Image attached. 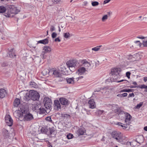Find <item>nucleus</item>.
Instances as JSON below:
<instances>
[{
  "label": "nucleus",
  "instance_id": "1",
  "mask_svg": "<svg viewBox=\"0 0 147 147\" xmlns=\"http://www.w3.org/2000/svg\"><path fill=\"white\" fill-rule=\"evenodd\" d=\"M79 64V66L76 73V74L79 75L84 74L86 71V69L91 65L90 63L88 62L86 59L80 60Z\"/></svg>",
  "mask_w": 147,
  "mask_h": 147
},
{
  "label": "nucleus",
  "instance_id": "2",
  "mask_svg": "<svg viewBox=\"0 0 147 147\" xmlns=\"http://www.w3.org/2000/svg\"><path fill=\"white\" fill-rule=\"evenodd\" d=\"M111 135L113 138L118 142H120L122 140V136L120 132L113 131L112 132Z\"/></svg>",
  "mask_w": 147,
  "mask_h": 147
},
{
  "label": "nucleus",
  "instance_id": "3",
  "mask_svg": "<svg viewBox=\"0 0 147 147\" xmlns=\"http://www.w3.org/2000/svg\"><path fill=\"white\" fill-rule=\"evenodd\" d=\"M30 98L33 100H38L40 97L39 93L36 91L34 90L30 91Z\"/></svg>",
  "mask_w": 147,
  "mask_h": 147
},
{
  "label": "nucleus",
  "instance_id": "4",
  "mask_svg": "<svg viewBox=\"0 0 147 147\" xmlns=\"http://www.w3.org/2000/svg\"><path fill=\"white\" fill-rule=\"evenodd\" d=\"M49 75L54 77H59L60 74L58 69L53 68L49 70Z\"/></svg>",
  "mask_w": 147,
  "mask_h": 147
},
{
  "label": "nucleus",
  "instance_id": "5",
  "mask_svg": "<svg viewBox=\"0 0 147 147\" xmlns=\"http://www.w3.org/2000/svg\"><path fill=\"white\" fill-rule=\"evenodd\" d=\"M44 103L45 108L49 109L51 107L52 101L50 98L48 97H45L44 99Z\"/></svg>",
  "mask_w": 147,
  "mask_h": 147
},
{
  "label": "nucleus",
  "instance_id": "6",
  "mask_svg": "<svg viewBox=\"0 0 147 147\" xmlns=\"http://www.w3.org/2000/svg\"><path fill=\"white\" fill-rule=\"evenodd\" d=\"M8 8L10 9L14 15L18 14L20 11V8L14 5H8Z\"/></svg>",
  "mask_w": 147,
  "mask_h": 147
},
{
  "label": "nucleus",
  "instance_id": "7",
  "mask_svg": "<svg viewBox=\"0 0 147 147\" xmlns=\"http://www.w3.org/2000/svg\"><path fill=\"white\" fill-rule=\"evenodd\" d=\"M131 119H125V124L122 123L120 122H118L116 123V125H120L123 129H126L127 127V125H129L131 123Z\"/></svg>",
  "mask_w": 147,
  "mask_h": 147
},
{
  "label": "nucleus",
  "instance_id": "8",
  "mask_svg": "<svg viewBox=\"0 0 147 147\" xmlns=\"http://www.w3.org/2000/svg\"><path fill=\"white\" fill-rule=\"evenodd\" d=\"M77 63V61L76 60H73L68 61L66 64L69 67L70 70L71 71L70 68L74 67L76 65Z\"/></svg>",
  "mask_w": 147,
  "mask_h": 147
},
{
  "label": "nucleus",
  "instance_id": "9",
  "mask_svg": "<svg viewBox=\"0 0 147 147\" xmlns=\"http://www.w3.org/2000/svg\"><path fill=\"white\" fill-rule=\"evenodd\" d=\"M5 121L7 125L10 126H12L13 123V119L9 115H7L5 116Z\"/></svg>",
  "mask_w": 147,
  "mask_h": 147
},
{
  "label": "nucleus",
  "instance_id": "10",
  "mask_svg": "<svg viewBox=\"0 0 147 147\" xmlns=\"http://www.w3.org/2000/svg\"><path fill=\"white\" fill-rule=\"evenodd\" d=\"M33 119V117L32 114L27 113L24 115L22 120L25 121H30Z\"/></svg>",
  "mask_w": 147,
  "mask_h": 147
},
{
  "label": "nucleus",
  "instance_id": "11",
  "mask_svg": "<svg viewBox=\"0 0 147 147\" xmlns=\"http://www.w3.org/2000/svg\"><path fill=\"white\" fill-rule=\"evenodd\" d=\"M4 15L7 18H12L14 16V15L12 13L10 9L9 8L8 9H6L4 13Z\"/></svg>",
  "mask_w": 147,
  "mask_h": 147
},
{
  "label": "nucleus",
  "instance_id": "12",
  "mask_svg": "<svg viewBox=\"0 0 147 147\" xmlns=\"http://www.w3.org/2000/svg\"><path fill=\"white\" fill-rule=\"evenodd\" d=\"M118 114H123V113L125 115V119H131V115L128 113H125L123 111H120V110L119 109H117L116 111H115Z\"/></svg>",
  "mask_w": 147,
  "mask_h": 147
},
{
  "label": "nucleus",
  "instance_id": "13",
  "mask_svg": "<svg viewBox=\"0 0 147 147\" xmlns=\"http://www.w3.org/2000/svg\"><path fill=\"white\" fill-rule=\"evenodd\" d=\"M19 109L22 114H24L28 113L29 111V109L24 105H20Z\"/></svg>",
  "mask_w": 147,
  "mask_h": 147
},
{
  "label": "nucleus",
  "instance_id": "14",
  "mask_svg": "<svg viewBox=\"0 0 147 147\" xmlns=\"http://www.w3.org/2000/svg\"><path fill=\"white\" fill-rule=\"evenodd\" d=\"M59 101L62 105H66L68 104V100L65 98L63 97L60 98L59 99Z\"/></svg>",
  "mask_w": 147,
  "mask_h": 147
},
{
  "label": "nucleus",
  "instance_id": "15",
  "mask_svg": "<svg viewBox=\"0 0 147 147\" xmlns=\"http://www.w3.org/2000/svg\"><path fill=\"white\" fill-rule=\"evenodd\" d=\"M54 103V108L55 109L58 110L61 109V105L59 100H55Z\"/></svg>",
  "mask_w": 147,
  "mask_h": 147
},
{
  "label": "nucleus",
  "instance_id": "16",
  "mask_svg": "<svg viewBox=\"0 0 147 147\" xmlns=\"http://www.w3.org/2000/svg\"><path fill=\"white\" fill-rule=\"evenodd\" d=\"M121 71V69L120 68H115L111 69V73L112 75L119 74V72Z\"/></svg>",
  "mask_w": 147,
  "mask_h": 147
},
{
  "label": "nucleus",
  "instance_id": "17",
  "mask_svg": "<svg viewBox=\"0 0 147 147\" xmlns=\"http://www.w3.org/2000/svg\"><path fill=\"white\" fill-rule=\"evenodd\" d=\"M121 77L119 74L113 75V77L111 78V80L113 82H117L118 80Z\"/></svg>",
  "mask_w": 147,
  "mask_h": 147
},
{
  "label": "nucleus",
  "instance_id": "18",
  "mask_svg": "<svg viewBox=\"0 0 147 147\" xmlns=\"http://www.w3.org/2000/svg\"><path fill=\"white\" fill-rule=\"evenodd\" d=\"M137 38L142 39V44L144 47H147V38L144 36H140L137 37Z\"/></svg>",
  "mask_w": 147,
  "mask_h": 147
},
{
  "label": "nucleus",
  "instance_id": "19",
  "mask_svg": "<svg viewBox=\"0 0 147 147\" xmlns=\"http://www.w3.org/2000/svg\"><path fill=\"white\" fill-rule=\"evenodd\" d=\"M7 56L11 58H13L16 56L15 53V51L13 49H11L8 52Z\"/></svg>",
  "mask_w": 147,
  "mask_h": 147
},
{
  "label": "nucleus",
  "instance_id": "20",
  "mask_svg": "<svg viewBox=\"0 0 147 147\" xmlns=\"http://www.w3.org/2000/svg\"><path fill=\"white\" fill-rule=\"evenodd\" d=\"M89 107L90 108L93 109L96 107L95 103L93 99H90L88 101Z\"/></svg>",
  "mask_w": 147,
  "mask_h": 147
},
{
  "label": "nucleus",
  "instance_id": "21",
  "mask_svg": "<svg viewBox=\"0 0 147 147\" xmlns=\"http://www.w3.org/2000/svg\"><path fill=\"white\" fill-rule=\"evenodd\" d=\"M40 107V105L39 104L35 103L32 104V109L34 110H38Z\"/></svg>",
  "mask_w": 147,
  "mask_h": 147
},
{
  "label": "nucleus",
  "instance_id": "22",
  "mask_svg": "<svg viewBox=\"0 0 147 147\" xmlns=\"http://www.w3.org/2000/svg\"><path fill=\"white\" fill-rule=\"evenodd\" d=\"M7 92L6 90L3 89H0V98H3L7 94Z\"/></svg>",
  "mask_w": 147,
  "mask_h": 147
},
{
  "label": "nucleus",
  "instance_id": "23",
  "mask_svg": "<svg viewBox=\"0 0 147 147\" xmlns=\"http://www.w3.org/2000/svg\"><path fill=\"white\" fill-rule=\"evenodd\" d=\"M85 130L84 128H81L79 129L77 131L76 133L78 136L82 135L85 133Z\"/></svg>",
  "mask_w": 147,
  "mask_h": 147
},
{
  "label": "nucleus",
  "instance_id": "24",
  "mask_svg": "<svg viewBox=\"0 0 147 147\" xmlns=\"http://www.w3.org/2000/svg\"><path fill=\"white\" fill-rule=\"evenodd\" d=\"M43 52L45 53L50 52L51 51V48L49 46H45L43 49Z\"/></svg>",
  "mask_w": 147,
  "mask_h": 147
},
{
  "label": "nucleus",
  "instance_id": "25",
  "mask_svg": "<svg viewBox=\"0 0 147 147\" xmlns=\"http://www.w3.org/2000/svg\"><path fill=\"white\" fill-rule=\"evenodd\" d=\"M20 111L19 109L18 111H16L14 113V115L16 117H19L20 120L21 119V114Z\"/></svg>",
  "mask_w": 147,
  "mask_h": 147
},
{
  "label": "nucleus",
  "instance_id": "26",
  "mask_svg": "<svg viewBox=\"0 0 147 147\" xmlns=\"http://www.w3.org/2000/svg\"><path fill=\"white\" fill-rule=\"evenodd\" d=\"M20 103V100L18 98H16L13 102V106L16 107H17Z\"/></svg>",
  "mask_w": 147,
  "mask_h": 147
},
{
  "label": "nucleus",
  "instance_id": "27",
  "mask_svg": "<svg viewBox=\"0 0 147 147\" xmlns=\"http://www.w3.org/2000/svg\"><path fill=\"white\" fill-rule=\"evenodd\" d=\"M144 141V137L142 136H138L136 139L137 142L139 143H142Z\"/></svg>",
  "mask_w": 147,
  "mask_h": 147
},
{
  "label": "nucleus",
  "instance_id": "28",
  "mask_svg": "<svg viewBox=\"0 0 147 147\" xmlns=\"http://www.w3.org/2000/svg\"><path fill=\"white\" fill-rule=\"evenodd\" d=\"M74 78H67L66 80L68 83L69 84H74Z\"/></svg>",
  "mask_w": 147,
  "mask_h": 147
},
{
  "label": "nucleus",
  "instance_id": "29",
  "mask_svg": "<svg viewBox=\"0 0 147 147\" xmlns=\"http://www.w3.org/2000/svg\"><path fill=\"white\" fill-rule=\"evenodd\" d=\"M134 59H135V61L139 60L141 58L140 53H136L134 55Z\"/></svg>",
  "mask_w": 147,
  "mask_h": 147
},
{
  "label": "nucleus",
  "instance_id": "30",
  "mask_svg": "<svg viewBox=\"0 0 147 147\" xmlns=\"http://www.w3.org/2000/svg\"><path fill=\"white\" fill-rule=\"evenodd\" d=\"M30 98V91L29 92L26 93L25 95L24 96V98L26 100H28Z\"/></svg>",
  "mask_w": 147,
  "mask_h": 147
},
{
  "label": "nucleus",
  "instance_id": "31",
  "mask_svg": "<svg viewBox=\"0 0 147 147\" xmlns=\"http://www.w3.org/2000/svg\"><path fill=\"white\" fill-rule=\"evenodd\" d=\"M30 85L31 87L35 88H37L38 87L37 84L34 82H30Z\"/></svg>",
  "mask_w": 147,
  "mask_h": 147
},
{
  "label": "nucleus",
  "instance_id": "32",
  "mask_svg": "<svg viewBox=\"0 0 147 147\" xmlns=\"http://www.w3.org/2000/svg\"><path fill=\"white\" fill-rule=\"evenodd\" d=\"M128 59L129 61H135V59H134V55H129L128 56Z\"/></svg>",
  "mask_w": 147,
  "mask_h": 147
},
{
  "label": "nucleus",
  "instance_id": "33",
  "mask_svg": "<svg viewBox=\"0 0 147 147\" xmlns=\"http://www.w3.org/2000/svg\"><path fill=\"white\" fill-rule=\"evenodd\" d=\"M39 113L40 114H43L45 113L46 111L45 109L43 108L40 107L39 109Z\"/></svg>",
  "mask_w": 147,
  "mask_h": 147
},
{
  "label": "nucleus",
  "instance_id": "34",
  "mask_svg": "<svg viewBox=\"0 0 147 147\" xmlns=\"http://www.w3.org/2000/svg\"><path fill=\"white\" fill-rule=\"evenodd\" d=\"M102 47V45L97 46L95 47L92 48V50L96 52L98 51L100 49V48Z\"/></svg>",
  "mask_w": 147,
  "mask_h": 147
},
{
  "label": "nucleus",
  "instance_id": "35",
  "mask_svg": "<svg viewBox=\"0 0 147 147\" xmlns=\"http://www.w3.org/2000/svg\"><path fill=\"white\" fill-rule=\"evenodd\" d=\"M6 9L5 7L3 6H0V13H4Z\"/></svg>",
  "mask_w": 147,
  "mask_h": 147
},
{
  "label": "nucleus",
  "instance_id": "36",
  "mask_svg": "<svg viewBox=\"0 0 147 147\" xmlns=\"http://www.w3.org/2000/svg\"><path fill=\"white\" fill-rule=\"evenodd\" d=\"M99 4V3L97 1H92L91 3L93 7L98 6Z\"/></svg>",
  "mask_w": 147,
  "mask_h": 147
},
{
  "label": "nucleus",
  "instance_id": "37",
  "mask_svg": "<svg viewBox=\"0 0 147 147\" xmlns=\"http://www.w3.org/2000/svg\"><path fill=\"white\" fill-rule=\"evenodd\" d=\"M49 70L48 69H45L42 71V73L44 75H45L48 74H49Z\"/></svg>",
  "mask_w": 147,
  "mask_h": 147
},
{
  "label": "nucleus",
  "instance_id": "38",
  "mask_svg": "<svg viewBox=\"0 0 147 147\" xmlns=\"http://www.w3.org/2000/svg\"><path fill=\"white\" fill-rule=\"evenodd\" d=\"M108 17V15H106L103 16L102 19V22L105 21L107 20V19Z\"/></svg>",
  "mask_w": 147,
  "mask_h": 147
},
{
  "label": "nucleus",
  "instance_id": "39",
  "mask_svg": "<svg viewBox=\"0 0 147 147\" xmlns=\"http://www.w3.org/2000/svg\"><path fill=\"white\" fill-rule=\"evenodd\" d=\"M104 112L103 110H98L96 111V114L98 115H101Z\"/></svg>",
  "mask_w": 147,
  "mask_h": 147
},
{
  "label": "nucleus",
  "instance_id": "40",
  "mask_svg": "<svg viewBox=\"0 0 147 147\" xmlns=\"http://www.w3.org/2000/svg\"><path fill=\"white\" fill-rule=\"evenodd\" d=\"M42 44L45 45L48 43L49 40L48 39L46 38L43 40H42Z\"/></svg>",
  "mask_w": 147,
  "mask_h": 147
},
{
  "label": "nucleus",
  "instance_id": "41",
  "mask_svg": "<svg viewBox=\"0 0 147 147\" xmlns=\"http://www.w3.org/2000/svg\"><path fill=\"white\" fill-rule=\"evenodd\" d=\"M143 102H140L139 104H138L136 106V107L137 109H139L143 105Z\"/></svg>",
  "mask_w": 147,
  "mask_h": 147
},
{
  "label": "nucleus",
  "instance_id": "42",
  "mask_svg": "<svg viewBox=\"0 0 147 147\" xmlns=\"http://www.w3.org/2000/svg\"><path fill=\"white\" fill-rule=\"evenodd\" d=\"M70 36V34L69 33H65L64 34V36L65 38H68Z\"/></svg>",
  "mask_w": 147,
  "mask_h": 147
},
{
  "label": "nucleus",
  "instance_id": "43",
  "mask_svg": "<svg viewBox=\"0 0 147 147\" xmlns=\"http://www.w3.org/2000/svg\"><path fill=\"white\" fill-rule=\"evenodd\" d=\"M139 88H145L147 89V86H146L144 84H143L141 86H139Z\"/></svg>",
  "mask_w": 147,
  "mask_h": 147
},
{
  "label": "nucleus",
  "instance_id": "44",
  "mask_svg": "<svg viewBox=\"0 0 147 147\" xmlns=\"http://www.w3.org/2000/svg\"><path fill=\"white\" fill-rule=\"evenodd\" d=\"M61 0H52V2L55 4L58 3L61 1Z\"/></svg>",
  "mask_w": 147,
  "mask_h": 147
},
{
  "label": "nucleus",
  "instance_id": "45",
  "mask_svg": "<svg viewBox=\"0 0 147 147\" xmlns=\"http://www.w3.org/2000/svg\"><path fill=\"white\" fill-rule=\"evenodd\" d=\"M73 135L70 134H68L67 136V138L68 139H71L73 138Z\"/></svg>",
  "mask_w": 147,
  "mask_h": 147
},
{
  "label": "nucleus",
  "instance_id": "46",
  "mask_svg": "<svg viewBox=\"0 0 147 147\" xmlns=\"http://www.w3.org/2000/svg\"><path fill=\"white\" fill-rule=\"evenodd\" d=\"M57 34L55 32H53L52 33L51 35V36L53 38H55L57 36Z\"/></svg>",
  "mask_w": 147,
  "mask_h": 147
},
{
  "label": "nucleus",
  "instance_id": "47",
  "mask_svg": "<svg viewBox=\"0 0 147 147\" xmlns=\"http://www.w3.org/2000/svg\"><path fill=\"white\" fill-rule=\"evenodd\" d=\"M45 120L49 122H52V121L50 117H47L45 118Z\"/></svg>",
  "mask_w": 147,
  "mask_h": 147
},
{
  "label": "nucleus",
  "instance_id": "48",
  "mask_svg": "<svg viewBox=\"0 0 147 147\" xmlns=\"http://www.w3.org/2000/svg\"><path fill=\"white\" fill-rule=\"evenodd\" d=\"M124 82V83L127 84L128 81L126 80H118V81H117V82L119 83L122 82Z\"/></svg>",
  "mask_w": 147,
  "mask_h": 147
},
{
  "label": "nucleus",
  "instance_id": "49",
  "mask_svg": "<svg viewBox=\"0 0 147 147\" xmlns=\"http://www.w3.org/2000/svg\"><path fill=\"white\" fill-rule=\"evenodd\" d=\"M126 76L128 78H130V76L131 74L130 72H129V71L127 72L126 73Z\"/></svg>",
  "mask_w": 147,
  "mask_h": 147
},
{
  "label": "nucleus",
  "instance_id": "50",
  "mask_svg": "<svg viewBox=\"0 0 147 147\" xmlns=\"http://www.w3.org/2000/svg\"><path fill=\"white\" fill-rule=\"evenodd\" d=\"M55 28L54 26H52L50 28V31L51 32H53L55 30Z\"/></svg>",
  "mask_w": 147,
  "mask_h": 147
},
{
  "label": "nucleus",
  "instance_id": "51",
  "mask_svg": "<svg viewBox=\"0 0 147 147\" xmlns=\"http://www.w3.org/2000/svg\"><path fill=\"white\" fill-rule=\"evenodd\" d=\"M108 88L106 87H105L103 88H102V89L103 91H104V92H102V93H104V92H105L107 91V90Z\"/></svg>",
  "mask_w": 147,
  "mask_h": 147
},
{
  "label": "nucleus",
  "instance_id": "52",
  "mask_svg": "<svg viewBox=\"0 0 147 147\" xmlns=\"http://www.w3.org/2000/svg\"><path fill=\"white\" fill-rule=\"evenodd\" d=\"M134 94L133 93H131L129 94V95L128 97H134Z\"/></svg>",
  "mask_w": 147,
  "mask_h": 147
},
{
  "label": "nucleus",
  "instance_id": "53",
  "mask_svg": "<svg viewBox=\"0 0 147 147\" xmlns=\"http://www.w3.org/2000/svg\"><path fill=\"white\" fill-rule=\"evenodd\" d=\"M133 90L129 89H126V92H132L133 91Z\"/></svg>",
  "mask_w": 147,
  "mask_h": 147
},
{
  "label": "nucleus",
  "instance_id": "54",
  "mask_svg": "<svg viewBox=\"0 0 147 147\" xmlns=\"http://www.w3.org/2000/svg\"><path fill=\"white\" fill-rule=\"evenodd\" d=\"M116 106V105H109V107L112 108V109H113V107H114Z\"/></svg>",
  "mask_w": 147,
  "mask_h": 147
},
{
  "label": "nucleus",
  "instance_id": "55",
  "mask_svg": "<svg viewBox=\"0 0 147 147\" xmlns=\"http://www.w3.org/2000/svg\"><path fill=\"white\" fill-rule=\"evenodd\" d=\"M135 43H138L139 45L140 46L141 45V43L139 41H134Z\"/></svg>",
  "mask_w": 147,
  "mask_h": 147
},
{
  "label": "nucleus",
  "instance_id": "56",
  "mask_svg": "<svg viewBox=\"0 0 147 147\" xmlns=\"http://www.w3.org/2000/svg\"><path fill=\"white\" fill-rule=\"evenodd\" d=\"M121 95L122 96V97H126V96L127 95V93H124L122 94H121Z\"/></svg>",
  "mask_w": 147,
  "mask_h": 147
},
{
  "label": "nucleus",
  "instance_id": "57",
  "mask_svg": "<svg viewBox=\"0 0 147 147\" xmlns=\"http://www.w3.org/2000/svg\"><path fill=\"white\" fill-rule=\"evenodd\" d=\"M111 1V0H105L104 1V4H106L107 3H109L110 1Z\"/></svg>",
  "mask_w": 147,
  "mask_h": 147
},
{
  "label": "nucleus",
  "instance_id": "58",
  "mask_svg": "<svg viewBox=\"0 0 147 147\" xmlns=\"http://www.w3.org/2000/svg\"><path fill=\"white\" fill-rule=\"evenodd\" d=\"M55 41L56 42H60L61 41V40L59 38H57L55 39Z\"/></svg>",
  "mask_w": 147,
  "mask_h": 147
},
{
  "label": "nucleus",
  "instance_id": "59",
  "mask_svg": "<svg viewBox=\"0 0 147 147\" xmlns=\"http://www.w3.org/2000/svg\"><path fill=\"white\" fill-rule=\"evenodd\" d=\"M126 92V89H125L123 90H120V92Z\"/></svg>",
  "mask_w": 147,
  "mask_h": 147
},
{
  "label": "nucleus",
  "instance_id": "60",
  "mask_svg": "<svg viewBox=\"0 0 147 147\" xmlns=\"http://www.w3.org/2000/svg\"><path fill=\"white\" fill-rule=\"evenodd\" d=\"M144 80L145 82H146L147 81V77H145L144 78Z\"/></svg>",
  "mask_w": 147,
  "mask_h": 147
},
{
  "label": "nucleus",
  "instance_id": "61",
  "mask_svg": "<svg viewBox=\"0 0 147 147\" xmlns=\"http://www.w3.org/2000/svg\"><path fill=\"white\" fill-rule=\"evenodd\" d=\"M42 40H39L37 42V44H39V43H41V44H42Z\"/></svg>",
  "mask_w": 147,
  "mask_h": 147
},
{
  "label": "nucleus",
  "instance_id": "62",
  "mask_svg": "<svg viewBox=\"0 0 147 147\" xmlns=\"http://www.w3.org/2000/svg\"><path fill=\"white\" fill-rule=\"evenodd\" d=\"M144 129L146 131H147V126H145L144 127Z\"/></svg>",
  "mask_w": 147,
  "mask_h": 147
},
{
  "label": "nucleus",
  "instance_id": "63",
  "mask_svg": "<svg viewBox=\"0 0 147 147\" xmlns=\"http://www.w3.org/2000/svg\"><path fill=\"white\" fill-rule=\"evenodd\" d=\"M112 13V12H108V15L109 16Z\"/></svg>",
  "mask_w": 147,
  "mask_h": 147
},
{
  "label": "nucleus",
  "instance_id": "64",
  "mask_svg": "<svg viewBox=\"0 0 147 147\" xmlns=\"http://www.w3.org/2000/svg\"><path fill=\"white\" fill-rule=\"evenodd\" d=\"M117 96H118V97H122V96L121 95V94H117Z\"/></svg>",
  "mask_w": 147,
  "mask_h": 147
}]
</instances>
